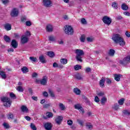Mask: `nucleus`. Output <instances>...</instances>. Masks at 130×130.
Returning <instances> with one entry per match:
<instances>
[{
	"instance_id": "nucleus-1",
	"label": "nucleus",
	"mask_w": 130,
	"mask_h": 130,
	"mask_svg": "<svg viewBox=\"0 0 130 130\" xmlns=\"http://www.w3.org/2000/svg\"><path fill=\"white\" fill-rule=\"evenodd\" d=\"M112 39L114 43L119 45L120 46L123 47L125 45V42L121 35L115 34L113 36Z\"/></svg>"
},
{
	"instance_id": "nucleus-2",
	"label": "nucleus",
	"mask_w": 130,
	"mask_h": 130,
	"mask_svg": "<svg viewBox=\"0 0 130 130\" xmlns=\"http://www.w3.org/2000/svg\"><path fill=\"white\" fill-rule=\"evenodd\" d=\"M75 53L76 54V58L78 61H80V62H82L83 61V58L84 56V54H85V53L84 52V51L81 49H76L75 50Z\"/></svg>"
},
{
	"instance_id": "nucleus-3",
	"label": "nucleus",
	"mask_w": 130,
	"mask_h": 130,
	"mask_svg": "<svg viewBox=\"0 0 130 130\" xmlns=\"http://www.w3.org/2000/svg\"><path fill=\"white\" fill-rule=\"evenodd\" d=\"M1 101L4 103V106L5 107H10L12 105V101L9 98L3 97L1 98Z\"/></svg>"
},
{
	"instance_id": "nucleus-4",
	"label": "nucleus",
	"mask_w": 130,
	"mask_h": 130,
	"mask_svg": "<svg viewBox=\"0 0 130 130\" xmlns=\"http://www.w3.org/2000/svg\"><path fill=\"white\" fill-rule=\"evenodd\" d=\"M64 31L67 35H74V29L72 26L66 25Z\"/></svg>"
},
{
	"instance_id": "nucleus-5",
	"label": "nucleus",
	"mask_w": 130,
	"mask_h": 130,
	"mask_svg": "<svg viewBox=\"0 0 130 130\" xmlns=\"http://www.w3.org/2000/svg\"><path fill=\"white\" fill-rule=\"evenodd\" d=\"M102 20H103V22L108 26H109V25L111 24V22H112L111 18H110L109 17L107 16H104L103 17Z\"/></svg>"
},
{
	"instance_id": "nucleus-6",
	"label": "nucleus",
	"mask_w": 130,
	"mask_h": 130,
	"mask_svg": "<svg viewBox=\"0 0 130 130\" xmlns=\"http://www.w3.org/2000/svg\"><path fill=\"white\" fill-rule=\"evenodd\" d=\"M11 17H18L19 16V9L18 8H13L11 12Z\"/></svg>"
},
{
	"instance_id": "nucleus-7",
	"label": "nucleus",
	"mask_w": 130,
	"mask_h": 130,
	"mask_svg": "<svg viewBox=\"0 0 130 130\" xmlns=\"http://www.w3.org/2000/svg\"><path fill=\"white\" fill-rule=\"evenodd\" d=\"M130 62V55H128L124 57L122 60H120V63L121 64H126Z\"/></svg>"
},
{
	"instance_id": "nucleus-8",
	"label": "nucleus",
	"mask_w": 130,
	"mask_h": 130,
	"mask_svg": "<svg viewBox=\"0 0 130 130\" xmlns=\"http://www.w3.org/2000/svg\"><path fill=\"white\" fill-rule=\"evenodd\" d=\"M43 5L46 8H49L52 6V2L50 0H43Z\"/></svg>"
},
{
	"instance_id": "nucleus-9",
	"label": "nucleus",
	"mask_w": 130,
	"mask_h": 130,
	"mask_svg": "<svg viewBox=\"0 0 130 130\" xmlns=\"http://www.w3.org/2000/svg\"><path fill=\"white\" fill-rule=\"evenodd\" d=\"M63 119V117L61 116H57L55 118V121L58 125L61 124L62 120Z\"/></svg>"
},
{
	"instance_id": "nucleus-10",
	"label": "nucleus",
	"mask_w": 130,
	"mask_h": 130,
	"mask_svg": "<svg viewBox=\"0 0 130 130\" xmlns=\"http://www.w3.org/2000/svg\"><path fill=\"white\" fill-rule=\"evenodd\" d=\"M44 127L46 130L52 129V124L51 123L47 122L44 124Z\"/></svg>"
},
{
	"instance_id": "nucleus-11",
	"label": "nucleus",
	"mask_w": 130,
	"mask_h": 130,
	"mask_svg": "<svg viewBox=\"0 0 130 130\" xmlns=\"http://www.w3.org/2000/svg\"><path fill=\"white\" fill-rule=\"evenodd\" d=\"M47 76H45L43 77V79L40 80V84L43 85V86H45L47 84Z\"/></svg>"
},
{
	"instance_id": "nucleus-12",
	"label": "nucleus",
	"mask_w": 130,
	"mask_h": 130,
	"mask_svg": "<svg viewBox=\"0 0 130 130\" xmlns=\"http://www.w3.org/2000/svg\"><path fill=\"white\" fill-rule=\"evenodd\" d=\"M21 41L22 44H25V43H27V42H28V38L26 37V36H22L21 37Z\"/></svg>"
},
{
	"instance_id": "nucleus-13",
	"label": "nucleus",
	"mask_w": 130,
	"mask_h": 130,
	"mask_svg": "<svg viewBox=\"0 0 130 130\" xmlns=\"http://www.w3.org/2000/svg\"><path fill=\"white\" fill-rule=\"evenodd\" d=\"M46 30L47 32H52L53 31V27L51 24H48L46 26Z\"/></svg>"
},
{
	"instance_id": "nucleus-14",
	"label": "nucleus",
	"mask_w": 130,
	"mask_h": 130,
	"mask_svg": "<svg viewBox=\"0 0 130 130\" xmlns=\"http://www.w3.org/2000/svg\"><path fill=\"white\" fill-rule=\"evenodd\" d=\"M11 45L13 48H17L18 47V43L15 40H13L11 42Z\"/></svg>"
},
{
	"instance_id": "nucleus-15",
	"label": "nucleus",
	"mask_w": 130,
	"mask_h": 130,
	"mask_svg": "<svg viewBox=\"0 0 130 130\" xmlns=\"http://www.w3.org/2000/svg\"><path fill=\"white\" fill-rule=\"evenodd\" d=\"M105 83V78L102 77V79L100 81V85L101 88L104 87V84Z\"/></svg>"
},
{
	"instance_id": "nucleus-16",
	"label": "nucleus",
	"mask_w": 130,
	"mask_h": 130,
	"mask_svg": "<svg viewBox=\"0 0 130 130\" xmlns=\"http://www.w3.org/2000/svg\"><path fill=\"white\" fill-rule=\"evenodd\" d=\"M122 77V75L120 74H115L114 79L117 82H119L120 81V77Z\"/></svg>"
},
{
	"instance_id": "nucleus-17",
	"label": "nucleus",
	"mask_w": 130,
	"mask_h": 130,
	"mask_svg": "<svg viewBox=\"0 0 130 130\" xmlns=\"http://www.w3.org/2000/svg\"><path fill=\"white\" fill-rule=\"evenodd\" d=\"M39 59L40 61L42 62V63H46V60H45V58L44 56L41 55L39 57Z\"/></svg>"
},
{
	"instance_id": "nucleus-18",
	"label": "nucleus",
	"mask_w": 130,
	"mask_h": 130,
	"mask_svg": "<svg viewBox=\"0 0 130 130\" xmlns=\"http://www.w3.org/2000/svg\"><path fill=\"white\" fill-rule=\"evenodd\" d=\"M107 102V98L106 97L104 96L101 100V103L102 105H105V103Z\"/></svg>"
},
{
	"instance_id": "nucleus-19",
	"label": "nucleus",
	"mask_w": 130,
	"mask_h": 130,
	"mask_svg": "<svg viewBox=\"0 0 130 130\" xmlns=\"http://www.w3.org/2000/svg\"><path fill=\"white\" fill-rule=\"evenodd\" d=\"M85 125H86V128H88V129H89V130L93 129V125H92L91 123H86Z\"/></svg>"
},
{
	"instance_id": "nucleus-20",
	"label": "nucleus",
	"mask_w": 130,
	"mask_h": 130,
	"mask_svg": "<svg viewBox=\"0 0 130 130\" xmlns=\"http://www.w3.org/2000/svg\"><path fill=\"white\" fill-rule=\"evenodd\" d=\"M6 30H7V31H10V30H11V29H12V25H11L9 23H7L4 26Z\"/></svg>"
},
{
	"instance_id": "nucleus-21",
	"label": "nucleus",
	"mask_w": 130,
	"mask_h": 130,
	"mask_svg": "<svg viewBox=\"0 0 130 130\" xmlns=\"http://www.w3.org/2000/svg\"><path fill=\"white\" fill-rule=\"evenodd\" d=\"M73 91H74V93L75 94H76V95H80L81 94V90H80L78 88H75L73 89Z\"/></svg>"
},
{
	"instance_id": "nucleus-22",
	"label": "nucleus",
	"mask_w": 130,
	"mask_h": 130,
	"mask_svg": "<svg viewBox=\"0 0 130 130\" xmlns=\"http://www.w3.org/2000/svg\"><path fill=\"white\" fill-rule=\"evenodd\" d=\"M21 109L22 112H24L25 113H27V112H28V110L26 106H22Z\"/></svg>"
},
{
	"instance_id": "nucleus-23",
	"label": "nucleus",
	"mask_w": 130,
	"mask_h": 130,
	"mask_svg": "<svg viewBox=\"0 0 130 130\" xmlns=\"http://www.w3.org/2000/svg\"><path fill=\"white\" fill-rule=\"evenodd\" d=\"M114 53H115V51L112 49H110L108 52V54L110 56H113L114 55Z\"/></svg>"
},
{
	"instance_id": "nucleus-24",
	"label": "nucleus",
	"mask_w": 130,
	"mask_h": 130,
	"mask_svg": "<svg viewBox=\"0 0 130 130\" xmlns=\"http://www.w3.org/2000/svg\"><path fill=\"white\" fill-rule=\"evenodd\" d=\"M21 71L23 74H26V73L29 72V69L26 67H23L22 68Z\"/></svg>"
},
{
	"instance_id": "nucleus-25",
	"label": "nucleus",
	"mask_w": 130,
	"mask_h": 130,
	"mask_svg": "<svg viewBox=\"0 0 130 130\" xmlns=\"http://www.w3.org/2000/svg\"><path fill=\"white\" fill-rule=\"evenodd\" d=\"M47 118H52L53 117V114L51 112H48L46 113Z\"/></svg>"
},
{
	"instance_id": "nucleus-26",
	"label": "nucleus",
	"mask_w": 130,
	"mask_h": 130,
	"mask_svg": "<svg viewBox=\"0 0 130 130\" xmlns=\"http://www.w3.org/2000/svg\"><path fill=\"white\" fill-rule=\"evenodd\" d=\"M121 9L123 11H127L128 10V7L125 4H123L121 5Z\"/></svg>"
},
{
	"instance_id": "nucleus-27",
	"label": "nucleus",
	"mask_w": 130,
	"mask_h": 130,
	"mask_svg": "<svg viewBox=\"0 0 130 130\" xmlns=\"http://www.w3.org/2000/svg\"><path fill=\"white\" fill-rule=\"evenodd\" d=\"M0 75L4 80L7 78V75L4 71H0Z\"/></svg>"
},
{
	"instance_id": "nucleus-28",
	"label": "nucleus",
	"mask_w": 130,
	"mask_h": 130,
	"mask_svg": "<svg viewBox=\"0 0 130 130\" xmlns=\"http://www.w3.org/2000/svg\"><path fill=\"white\" fill-rule=\"evenodd\" d=\"M60 61L62 64H67L68 63V59L66 58L60 59Z\"/></svg>"
},
{
	"instance_id": "nucleus-29",
	"label": "nucleus",
	"mask_w": 130,
	"mask_h": 130,
	"mask_svg": "<svg viewBox=\"0 0 130 130\" xmlns=\"http://www.w3.org/2000/svg\"><path fill=\"white\" fill-rule=\"evenodd\" d=\"M47 55H48L50 57H53L54 56V52L53 51L47 52Z\"/></svg>"
},
{
	"instance_id": "nucleus-30",
	"label": "nucleus",
	"mask_w": 130,
	"mask_h": 130,
	"mask_svg": "<svg viewBox=\"0 0 130 130\" xmlns=\"http://www.w3.org/2000/svg\"><path fill=\"white\" fill-rule=\"evenodd\" d=\"M112 108L115 110H118L119 109V105H118V104H115L113 105Z\"/></svg>"
},
{
	"instance_id": "nucleus-31",
	"label": "nucleus",
	"mask_w": 130,
	"mask_h": 130,
	"mask_svg": "<svg viewBox=\"0 0 130 130\" xmlns=\"http://www.w3.org/2000/svg\"><path fill=\"white\" fill-rule=\"evenodd\" d=\"M117 6H118V4L115 2H113L112 4V8H113V9H115L116 10L118 9V7Z\"/></svg>"
},
{
	"instance_id": "nucleus-32",
	"label": "nucleus",
	"mask_w": 130,
	"mask_h": 130,
	"mask_svg": "<svg viewBox=\"0 0 130 130\" xmlns=\"http://www.w3.org/2000/svg\"><path fill=\"white\" fill-rule=\"evenodd\" d=\"M49 93L50 94V95L51 97H52V98H54V97H55V95L54 94V93L50 89H49Z\"/></svg>"
},
{
	"instance_id": "nucleus-33",
	"label": "nucleus",
	"mask_w": 130,
	"mask_h": 130,
	"mask_svg": "<svg viewBox=\"0 0 130 130\" xmlns=\"http://www.w3.org/2000/svg\"><path fill=\"white\" fill-rule=\"evenodd\" d=\"M49 41H52V42L55 41V37L53 36H50L48 37Z\"/></svg>"
},
{
	"instance_id": "nucleus-34",
	"label": "nucleus",
	"mask_w": 130,
	"mask_h": 130,
	"mask_svg": "<svg viewBox=\"0 0 130 130\" xmlns=\"http://www.w3.org/2000/svg\"><path fill=\"white\" fill-rule=\"evenodd\" d=\"M81 69H82L81 65L77 64L74 66V70H75V71H79V70H81Z\"/></svg>"
},
{
	"instance_id": "nucleus-35",
	"label": "nucleus",
	"mask_w": 130,
	"mask_h": 130,
	"mask_svg": "<svg viewBox=\"0 0 130 130\" xmlns=\"http://www.w3.org/2000/svg\"><path fill=\"white\" fill-rule=\"evenodd\" d=\"M4 40L6 42H11V39L8 36H4Z\"/></svg>"
},
{
	"instance_id": "nucleus-36",
	"label": "nucleus",
	"mask_w": 130,
	"mask_h": 130,
	"mask_svg": "<svg viewBox=\"0 0 130 130\" xmlns=\"http://www.w3.org/2000/svg\"><path fill=\"white\" fill-rule=\"evenodd\" d=\"M122 112L124 115H126L127 116H128L130 114V111L128 110H124Z\"/></svg>"
},
{
	"instance_id": "nucleus-37",
	"label": "nucleus",
	"mask_w": 130,
	"mask_h": 130,
	"mask_svg": "<svg viewBox=\"0 0 130 130\" xmlns=\"http://www.w3.org/2000/svg\"><path fill=\"white\" fill-rule=\"evenodd\" d=\"M118 103L119 105H123L124 103V99H121L118 101Z\"/></svg>"
},
{
	"instance_id": "nucleus-38",
	"label": "nucleus",
	"mask_w": 130,
	"mask_h": 130,
	"mask_svg": "<svg viewBox=\"0 0 130 130\" xmlns=\"http://www.w3.org/2000/svg\"><path fill=\"white\" fill-rule=\"evenodd\" d=\"M16 90L18 91V92H24V88L22 86H18L16 88Z\"/></svg>"
},
{
	"instance_id": "nucleus-39",
	"label": "nucleus",
	"mask_w": 130,
	"mask_h": 130,
	"mask_svg": "<svg viewBox=\"0 0 130 130\" xmlns=\"http://www.w3.org/2000/svg\"><path fill=\"white\" fill-rule=\"evenodd\" d=\"M77 121L81 126H83L84 125V122L83 121V120L80 119H77Z\"/></svg>"
},
{
	"instance_id": "nucleus-40",
	"label": "nucleus",
	"mask_w": 130,
	"mask_h": 130,
	"mask_svg": "<svg viewBox=\"0 0 130 130\" xmlns=\"http://www.w3.org/2000/svg\"><path fill=\"white\" fill-rule=\"evenodd\" d=\"M59 106L61 110H64L66 109V106H64L62 103H60Z\"/></svg>"
},
{
	"instance_id": "nucleus-41",
	"label": "nucleus",
	"mask_w": 130,
	"mask_h": 130,
	"mask_svg": "<svg viewBox=\"0 0 130 130\" xmlns=\"http://www.w3.org/2000/svg\"><path fill=\"white\" fill-rule=\"evenodd\" d=\"M87 41L88 42H92L94 41V38L90 37H87L86 38Z\"/></svg>"
},
{
	"instance_id": "nucleus-42",
	"label": "nucleus",
	"mask_w": 130,
	"mask_h": 130,
	"mask_svg": "<svg viewBox=\"0 0 130 130\" xmlns=\"http://www.w3.org/2000/svg\"><path fill=\"white\" fill-rule=\"evenodd\" d=\"M3 125L5 128H10V124H9L8 123L4 122L3 124Z\"/></svg>"
},
{
	"instance_id": "nucleus-43",
	"label": "nucleus",
	"mask_w": 130,
	"mask_h": 130,
	"mask_svg": "<svg viewBox=\"0 0 130 130\" xmlns=\"http://www.w3.org/2000/svg\"><path fill=\"white\" fill-rule=\"evenodd\" d=\"M81 24H82L83 25L87 24V20H86L85 18H82L81 19Z\"/></svg>"
},
{
	"instance_id": "nucleus-44",
	"label": "nucleus",
	"mask_w": 130,
	"mask_h": 130,
	"mask_svg": "<svg viewBox=\"0 0 130 130\" xmlns=\"http://www.w3.org/2000/svg\"><path fill=\"white\" fill-rule=\"evenodd\" d=\"M30 127L32 130H37V128L36 127V126L34 123H31L30 124Z\"/></svg>"
},
{
	"instance_id": "nucleus-45",
	"label": "nucleus",
	"mask_w": 130,
	"mask_h": 130,
	"mask_svg": "<svg viewBox=\"0 0 130 130\" xmlns=\"http://www.w3.org/2000/svg\"><path fill=\"white\" fill-rule=\"evenodd\" d=\"M23 36H25V37H29V36H31V34L30 33V31H26V32L25 33L24 35Z\"/></svg>"
},
{
	"instance_id": "nucleus-46",
	"label": "nucleus",
	"mask_w": 130,
	"mask_h": 130,
	"mask_svg": "<svg viewBox=\"0 0 130 130\" xmlns=\"http://www.w3.org/2000/svg\"><path fill=\"white\" fill-rule=\"evenodd\" d=\"M97 95L100 97H102L103 96H104V92L100 91V92L97 93Z\"/></svg>"
},
{
	"instance_id": "nucleus-47",
	"label": "nucleus",
	"mask_w": 130,
	"mask_h": 130,
	"mask_svg": "<svg viewBox=\"0 0 130 130\" xmlns=\"http://www.w3.org/2000/svg\"><path fill=\"white\" fill-rule=\"evenodd\" d=\"M85 35H82L80 37V41L81 42H85Z\"/></svg>"
},
{
	"instance_id": "nucleus-48",
	"label": "nucleus",
	"mask_w": 130,
	"mask_h": 130,
	"mask_svg": "<svg viewBox=\"0 0 130 130\" xmlns=\"http://www.w3.org/2000/svg\"><path fill=\"white\" fill-rule=\"evenodd\" d=\"M10 96L12 98V99H16V95H15V94H14L13 92L10 93Z\"/></svg>"
},
{
	"instance_id": "nucleus-49",
	"label": "nucleus",
	"mask_w": 130,
	"mask_h": 130,
	"mask_svg": "<svg viewBox=\"0 0 130 130\" xmlns=\"http://www.w3.org/2000/svg\"><path fill=\"white\" fill-rule=\"evenodd\" d=\"M94 101L96 103H99V102H100V99L98 96H96L94 98Z\"/></svg>"
},
{
	"instance_id": "nucleus-50",
	"label": "nucleus",
	"mask_w": 130,
	"mask_h": 130,
	"mask_svg": "<svg viewBox=\"0 0 130 130\" xmlns=\"http://www.w3.org/2000/svg\"><path fill=\"white\" fill-rule=\"evenodd\" d=\"M81 105L77 104L75 105V109H78V110L81 108Z\"/></svg>"
},
{
	"instance_id": "nucleus-51",
	"label": "nucleus",
	"mask_w": 130,
	"mask_h": 130,
	"mask_svg": "<svg viewBox=\"0 0 130 130\" xmlns=\"http://www.w3.org/2000/svg\"><path fill=\"white\" fill-rule=\"evenodd\" d=\"M105 81L107 83V84H108L109 85H110L111 84V80L109 78H106Z\"/></svg>"
},
{
	"instance_id": "nucleus-52",
	"label": "nucleus",
	"mask_w": 130,
	"mask_h": 130,
	"mask_svg": "<svg viewBox=\"0 0 130 130\" xmlns=\"http://www.w3.org/2000/svg\"><path fill=\"white\" fill-rule=\"evenodd\" d=\"M29 59L31 60V61H36V60H37V58L34 57H30Z\"/></svg>"
},
{
	"instance_id": "nucleus-53",
	"label": "nucleus",
	"mask_w": 130,
	"mask_h": 130,
	"mask_svg": "<svg viewBox=\"0 0 130 130\" xmlns=\"http://www.w3.org/2000/svg\"><path fill=\"white\" fill-rule=\"evenodd\" d=\"M67 123L68 125H72L73 124V120H68L67 121Z\"/></svg>"
},
{
	"instance_id": "nucleus-54",
	"label": "nucleus",
	"mask_w": 130,
	"mask_h": 130,
	"mask_svg": "<svg viewBox=\"0 0 130 130\" xmlns=\"http://www.w3.org/2000/svg\"><path fill=\"white\" fill-rule=\"evenodd\" d=\"M43 95L44 97H48V93L46 91H44L43 92Z\"/></svg>"
},
{
	"instance_id": "nucleus-55",
	"label": "nucleus",
	"mask_w": 130,
	"mask_h": 130,
	"mask_svg": "<svg viewBox=\"0 0 130 130\" xmlns=\"http://www.w3.org/2000/svg\"><path fill=\"white\" fill-rule=\"evenodd\" d=\"M8 118L9 119H13V118H14V115L12 114H10L8 115Z\"/></svg>"
},
{
	"instance_id": "nucleus-56",
	"label": "nucleus",
	"mask_w": 130,
	"mask_h": 130,
	"mask_svg": "<svg viewBox=\"0 0 130 130\" xmlns=\"http://www.w3.org/2000/svg\"><path fill=\"white\" fill-rule=\"evenodd\" d=\"M86 73H90L91 72V68L87 67L85 69Z\"/></svg>"
},
{
	"instance_id": "nucleus-57",
	"label": "nucleus",
	"mask_w": 130,
	"mask_h": 130,
	"mask_svg": "<svg viewBox=\"0 0 130 130\" xmlns=\"http://www.w3.org/2000/svg\"><path fill=\"white\" fill-rule=\"evenodd\" d=\"M2 2L4 5H8V4L9 3V0H2Z\"/></svg>"
},
{
	"instance_id": "nucleus-58",
	"label": "nucleus",
	"mask_w": 130,
	"mask_h": 130,
	"mask_svg": "<svg viewBox=\"0 0 130 130\" xmlns=\"http://www.w3.org/2000/svg\"><path fill=\"white\" fill-rule=\"evenodd\" d=\"M123 15H124L125 16H127L128 17H129L130 13L128 12L125 11L123 12Z\"/></svg>"
},
{
	"instance_id": "nucleus-59",
	"label": "nucleus",
	"mask_w": 130,
	"mask_h": 130,
	"mask_svg": "<svg viewBox=\"0 0 130 130\" xmlns=\"http://www.w3.org/2000/svg\"><path fill=\"white\" fill-rule=\"evenodd\" d=\"M78 110H79L80 113H82V114H83L84 112H85V111H84V109H83V108H80Z\"/></svg>"
},
{
	"instance_id": "nucleus-60",
	"label": "nucleus",
	"mask_w": 130,
	"mask_h": 130,
	"mask_svg": "<svg viewBox=\"0 0 130 130\" xmlns=\"http://www.w3.org/2000/svg\"><path fill=\"white\" fill-rule=\"evenodd\" d=\"M125 35H126V36L127 37H128V38H129L130 37V32L128 31H126L125 33Z\"/></svg>"
},
{
	"instance_id": "nucleus-61",
	"label": "nucleus",
	"mask_w": 130,
	"mask_h": 130,
	"mask_svg": "<svg viewBox=\"0 0 130 130\" xmlns=\"http://www.w3.org/2000/svg\"><path fill=\"white\" fill-rule=\"evenodd\" d=\"M25 24L27 25V26H31V22H30L29 21H27L25 22Z\"/></svg>"
},
{
	"instance_id": "nucleus-62",
	"label": "nucleus",
	"mask_w": 130,
	"mask_h": 130,
	"mask_svg": "<svg viewBox=\"0 0 130 130\" xmlns=\"http://www.w3.org/2000/svg\"><path fill=\"white\" fill-rule=\"evenodd\" d=\"M25 118L26 120H28V121L31 120V117L28 116H25Z\"/></svg>"
},
{
	"instance_id": "nucleus-63",
	"label": "nucleus",
	"mask_w": 130,
	"mask_h": 130,
	"mask_svg": "<svg viewBox=\"0 0 130 130\" xmlns=\"http://www.w3.org/2000/svg\"><path fill=\"white\" fill-rule=\"evenodd\" d=\"M53 68H57V67H58V65L57 64V63L54 62L53 64Z\"/></svg>"
},
{
	"instance_id": "nucleus-64",
	"label": "nucleus",
	"mask_w": 130,
	"mask_h": 130,
	"mask_svg": "<svg viewBox=\"0 0 130 130\" xmlns=\"http://www.w3.org/2000/svg\"><path fill=\"white\" fill-rule=\"evenodd\" d=\"M26 17H22L21 18V21L22 22H25L26 21Z\"/></svg>"
}]
</instances>
